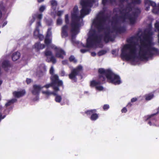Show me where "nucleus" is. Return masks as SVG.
Listing matches in <instances>:
<instances>
[{"label": "nucleus", "mask_w": 159, "mask_h": 159, "mask_svg": "<svg viewBox=\"0 0 159 159\" xmlns=\"http://www.w3.org/2000/svg\"><path fill=\"white\" fill-rule=\"evenodd\" d=\"M143 38L144 40L140 41L138 57L142 60H147L148 58L147 56L152 57L155 54H158L159 51L157 48L152 46V42L148 36H146Z\"/></svg>", "instance_id": "f257e3e1"}, {"label": "nucleus", "mask_w": 159, "mask_h": 159, "mask_svg": "<svg viewBox=\"0 0 159 159\" xmlns=\"http://www.w3.org/2000/svg\"><path fill=\"white\" fill-rule=\"evenodd\" d=\"M98 73L100 74L99 79L102 81H107L115 85L119 84L121 83L120 76L114 74L109 69L105 70L100 68L98 70Z\"/></svg>", "instance_id": "f03ea898"}, {"label": "nucleus", "mask_w": 159, "mask_h": 159, "mask_svg": "<svg viewBox=\"0 0 159 159\" xmlns=\"http://www.w3.org/2000/svg\"><path fill=\"white\" fill-rule=\"evenodd\" d=\"M136 47L131 44H126L124 45L121 50L120 56L123 60L130 61L137 57L136 56Z\"/></svg>", "instance_id": "7ed1b4c3"}, {"label": "nucleus", "mask_w": 159, "mask_h": 159, "mask_svg": "<svg viewBox=\"0 0 159 159\" xmlns=\"http://www.w3.org/2000/svg\"><path fill=\"white\" fill-rule=\"evenodd\" d=\"M107 18L103 11L100 12L97 15L93 23L98 31H100L103 30L104 24L106 21Z\"/></svg>", "instance_id": "20e7f679"}, {"label": "nucleus", "mask_w": 159, "mask_h": 159, "mask_svg": "<svg viewBox=\"0 0 159 159\" xmlns=\"http://www.w3.org/2000/svg\"><path fill=\"white\" fill-rule=\"evenodd\" d=\"M80 17L77 16V13L72 14L71 20L70 23L71 31L78 34L80 32L81 24L80 22Z\"/></svg>", "instance_id": "39448f33"}, {"label": "nucleus", "mask_w": 159, "mask_h": 159, "mask_svg": "<svg viewBox=\"0 0 159 159\" xmlns=\"http://www.w3.org/2000/svg\"><path fill=\"white\" fill-rule=\"evenodd\" d=\"M95 1V0H81L80 4L82 9L80 13L81 17H84L85 15L89 13L90 10L89 8L91 7Z\"/></svg>", "instance_id": "423d86ee"}, {"label": "nucleus", "mask_w": 159, "mask_h": 159, "mask_svg": "<svg viewBox=\"0 0 159 159\" xmlns=\"http://www.w3.org/2000/svg\"><path fill=\"white\" fill-rule=\"evenodd\" d=\"M83 70L82 66L81 65L78 66L71 70L70 73L68 75L69 78L72 82H76L77 80V76H80L81 79L82 78Z\"/></svg>", "instance_id": "0eeeda50"}, {"label": "nucleus", "mask_w": 159, "mask_h": 159, "mask_svg": "<svg viewBox=\"0 0 159 159\" xmlns=\"http://www.w3.org/2000/svg\"><path fill=\"white\" fill-rule=\"evenodd\" d=\"M131 10L132 8L130 6H127L126 8L120 11V13L122 16H120L119 18L124 20L128 19L129 20L130 24L133 25L137 19L132 16L131 14L129 13V11Z\"/></svg>", "instance_id": "6e6552de"}, {"label": "nucleus", "mask_w": 159, "mask_h": 159, "mask_svg": "<svg viewBox=\"0 0 159 159\" xmlns=\"http://www.w3.org/2000/svg\"><path fill=\"white\" fill-rule=\"evenodd\" d=\"M65 21L66 25H63L61 29V35L62 38H65L68 36L69 27L67 25L69 24V19L68 14L65 15Z\"/></svg>", "instance_id": "1a4fd4ad"}, {"label": "nucleus", "mask_w": 159, "mask_h": 159, "mask_svg": "<svg viewBox=\"0 0 159 159\" xmlns=\"http://www.w3.org/2000/svg\"><path fill=\"white\" fill-rule=\"evenodd\" d=\"M51 82L54 86L58 87L63 86V83L62 80H59V76L57 74L51 75L50 77Z\"/></svg>", "instance_id": "9d476101"}, {"label": "nucleus", "mask_w": 159, "mask_h": 159, "mask_svg": "<svg viewBox=\"0 0 159 159\" xmlns=\"http://www.w3.org/2000/svg\"><path fill=\"white\" fill-rule=\"evenodd\" d=\"M113 32L112 30H110V29H108L107 31L104 33L103 40L106 43H108L110 41H113L114 40V36L112 35L111 33Z\"/></svg>", "instance_id": "9b49d317"}, {"label": "nucleus", "mask_w": 159, "mask_h": 159, "mask_svg": "<svg viewBox=\"0 0 159 159\" xmlns=\"http://www.w3.org/2000/svg\"><path fill=\"white\" fill-rule=\"evenodd\" d=\"M44 55L47 57L46 60L48 62H51L53 64H55L57 62V60L55 57L52 55V52L49 50H46L44 52Z\"/></svg>", "instance_id": "f8f14e48"}, {"label": "nucleus", "mask_w": 159, "mask_h": 159, "mask_svg": "<svg viewBox=\"0 0 159 159\" xmlns=\"http://www.w3.org/2000/svg\"><path fill=\"white\" fill-rule=\"evenodd\" d=\"M96 109H91L85 111V113L87 115H91L90 119L92 121H95L99 117V114L96 113Z\"/></svg>", "instance_id": "ddd939ff"}, {"label": "nucleus", "mask_w": 159, "mask_h": 159, "mask_svg": "<svg viewBox=\"0 0 159 159\" xmlns=\"http://www.w3.org/2000/svg\"><path fill=\"white\" fill-rule=\"evenodd\" d=\"M89 34L88 38L94 39L97 43H99L100 42L101 39L96 34L95 30H93L89 31Z\"/></svg>", "instance_id": "4468645a"}, {"label": "nucleus", "mask_w": 159, "mask_h": 159, "mask_svg": "<svg viewBox=\"0 0 159 159\" xmlns=\"http://www.w3.org/2000/svg\"><path fill=\"white\" fill-rule=\"evenodd\" d=\"M55 49L56 50V57L62 59H63L64 56L66 55L65 52L62 49L57 48V47L55 48Z\"/></svg>", "instance_id": "2eb2a0df"}, {"label": "nucleus", "mask_w": 159, "mask_h": 159, "mask_svg": "<svg viewBox=\"0 0 159 159\" xmlns=\"http://www.w3.org/2000/svg\"><path fill=\"white\" fill-rule=\"evenodd\" d=\"M144 3L146 7L145 10L146 11L149 10L150 6H151L153 7L156 6V3L151 0H144Z\"/></svg>", "instance_id": "dca6fc26"}, {"label": "nucleus", "mask_w": 159, "mask_h": 159, "mask_svg": "<svg viewBox=\"0 0 159 159\" xmlns=\"http://www.w3.org/2000/svg\"><path fill=\"white\" fill-rule=\"evenodd\" d=\"M33 90L32 91V93L34 95H38L43 88V87L40 85L34 84L33 86Z\"/></svg>", "instance_id": "f3484780"}, {"label": "nucleus", "mask_w": 159, "mask_h": 159, "mask_svg": "<svg viewBox=\"0 0 159 159\" xmlns=\"http://www.w3.org/2000/svg\"><path fill=\"white\" fill-rule=\"evenodd\" d=\"M12 66V64L9 61L4 60L2 63V67L6 71H7L8 68L11 67Z\"/></svg>", "instance_id": "a211bd4d"}, {"label": "nucleus", "mask_w": 159, "mask_h": 159, "mask_svg": "<svg viewBox=\"0 0 159 159\" xmlns=\"http://www.w3.org/2000/svg\"><path fill=\"white\" fill-rule=\"evenodd\" d=\"M98 75V79L99 80L98 81H96L95 80H93L90 81V86L91 87H95L97 86L98 85H100L102 84H103L105 83V81H102L99 79V75L100 74L99 73Z\"/></svg>", "instance_id": "6ab92c4d"}, {"label": "nucleus", "mask_w": 159, "mask_h": 159, "mask_svg": "<svg viewBox=\"0 0 159 159\" xmlns=\"http://www.w3.org/2000/svg\"><path fill=\"white\" fill-rule=\"evenodd\" d=\"M112 29L116 33L121 34L124 33L126 31V29L124 27H118L116 26H113Z\"/></svg>", "instance_id": "aec40b11"}, {"label": "nucleus", "mask_w": 159, "mask_h": 159, "mask_svg": "<svg viewBox=\"0 0 159 159\" xmlns=\"http://www.w3.org/2000/svg\"><path fill=\"white\" fill-rule=\"evenodd\" d=\"M97 42L94 39H90L89 38H88L87 40L86 46H84V47L88 48L92 47Z\"/></svg>", "instance_id": "412c9836"}, {"label": "nucleus", "mask_w": 159, "mask_h": 159, "mask_svg": "<svg viewBox=\"0 0 159 159\" xmlns=\"http://www.w3.org/2000/svg\"><path fill=\"white\" fill-rule=\"evenodd\" d=\"M25 93V92L24 90H22L20 91H14L13 92V96L16 98H19L23 96Z\"/></svg>", "instance_id": "4be33fe9"}, {"label": "nucleus", "mask_w": 159, "mask_h": 159, "mask_svg": "<svg viewBox=\"0 0 159 159\" xmlns=\"http://www.w3.org/2000/svg\"><path fill=\"white\" fill-rule=\"evenodd\" d=\"M34 46V48L36 49L38 51L44 48L45 47V46L44 44H41L40 42L36 43Z\"/></svg>", "instance_id": "5701e85b"}, {"label": "nucleus", "mask_w": 159, "mask_h": 159, "mask_svg": "<svg viewBox=\"0 0 159 159\" xmlns=\"http://www.w3.org/2000/svg\"><path fill=\"white\" fill-rule=\"evenodd\" d=\"M50 87H52L55 92H57L59 90V89L57 87H56V86H54L51 83L46 84V85H44V86L42 87L43 88H45L47 89L49 88Z\"/></svg>", "instance_id": "b1692460"}, {"label": "nucleus", "mask_w": 159, "mask_h": 159, "mask_svg": "<svg viewBox=\"0 0 159 159\" xmlns=\"http://www.w3.org/2000/svg\"><path fill=\"white\" fill-rule=\"evenodd\" d=\"M20 56V53L18 52H16L14 53L12 55V60L13 61H15L18 60Z\"/></svg>", "instance_id": "393cba45"}, {"label": "nucleus", "mask_w": 159, "mask_h": 159, "mask_svg": "<svg viewBox=\"0 0 159 159\" xmlns=\"http://www.w3.org/2000/svg\"><path fill=\"white\" fill-rule=\"evenodd\" d=\"M140 12L141 11L139 9H138L135 11L133 12L131 15L132 16L137 19L139 15L140 14Z\"/></svg>", "instance_id": "a878e982"}, {"label": "nucleus", "mask_w": 159, "mask_h": 159, "mask_svg": "<svg viewBox=\"0 0 159 159\" xmlns=\"http://www.w3.org/2000/svg\"><path fill=\"white\" fill-rule=\"evenodd\" d=\"M119 20L117 17H113L112 18V20L111 21V25L112 27L113 26L116 25L118 24Z\"/></svg>", "instance_id": "bb28decb"}, {"label": "nucleus", "mask_w": 159, "mask_h": 159, "mask_svg": "<svg viewBox=\"0 0 159 159\" xmlns=\"http://www.w3.org/2000/svg\"><path fill=\"white\" fill-rule=\"evenodd\" d=\"M41 23L40 21H39L37 22L36 24V28L34 32V34L35 35V33L36 32H39V28L41 26Z\"/></svg>", "instance_id": "cd10ccee"}, {"label": "nucleus", "mask_w": 159, "mask_h": 159, "mask_svg": "<svg viewBox=\"0 0 159 159\" xmlns=\"http://www.w3.org/2000/svg\"><path fill=\"white\" fill-rule=\"evenodd\" d=\"M156 114V113L153 114L149 116L147 118L146 120H149L153 122L154 121H156V118L154 117V116Z\"/></svg>", "instance_id": "c85d7f7f"}, {"label": "nucleus", "mask_w": 159, "mask_h": 159, "mask_svg": "<svg viewBox=\"0 0 159 159\" xmlns=\"http://www.w3.org/2000/svg\"><path fill=\"white\" fill-rule=\"evenodd\" d=\"M34 35L36 38H39L40 40H42L44 38L43 36L39 34V32H36L35 35L34 34Z\"/></svg>", "instance_id": "c756f323"}, {"label": "nucleus", "mask_w": 159, "mask_h": 159, "mask_svg": "<svg viewBox=\"0 0 159 159\" xmlns=\"http://www.w3.org/2000/svg\"><path fill=\"white\" fill-rule=\"evenodd\" d=\"M17 100L15 98H13L11 100L9 101L5 104V106L6 107L10 105L11 104L16 102H17Z\"/></svg>", "instance_id": "7c9ffc66"}, {"label": "nucleus", "mask_w": 159, "mask_h": 159, "mask_svg": "<svg viewBox=\"0 0 159 159\" xmlns=\"http://www.w3.org/2000/svg\"><path fill=\"white\" fill-rule=\"evenodd\" d=\"M153 96L154 95L152 93H149L146 95L145 99L146 100H150L153 98Z\"/></svg>", "instance_id": "2f4dec72"}, {"label": "nucleus", "mask_w": 159, "mask_h": 159, "mask_svg": "<svg viewBox=\"0 0 159 159\" xmlns=\"http://www.w3.org/2000/svg\"><path fill=\"white\" fill-rule=\"evenodd\" d=\"M49 38L46 37L44 40V43L47 46H48L51 43V40Z\"/></svg>", "instance_id": "473e14b6"}, {"label": "nucleus", "mask_w": 159, "mask_h": 159, "mask_svg": "<svg viewBox=\"0 0 159 159\" xmlns=\"http://www.w3.org/2000/svg\"><path fill=\"white\" fill-rule=\"evenodd\" d=\"M152 12L156 14H159V7L158 6L156 7V6L153 7V9L152 11Z\"/></svg>", "instance_id": "72a5a7b5"}, {"label": "nucleus", "mask_w": 159, "mask_h": 159, "mask_svg": "<svg viewBox=\"0 0 159 159\" xmlns=\"http://www.w3.org/2000/svg\"><path fill=\"white\" fill-rule=\"evenodd\" d=\"M54 95L56 96L55 98V101L57 102H61L62 99L61 97L60 96L57 95L56 93V95Z\"/></svg>", "instance_id": "f704fd0d"}, {"label": "nucleus", "mask_w": 159, "mask_h": 159, "mask_svg": "<svg viewBox=\"0 0 159 159\" xmlns=\"http://www.w3.org/2000/svg\"><path fill=\"white\" fill-rule=\"evenodd\" d=\"M52 28L51 27L49 28L48 30L46 37H49L52 35Z\"/></svg>", "instance_id": "c9c22d12"}, {"label": "nucleus", "mask_w": 159, "mask_h": 159, "mask_svg": "<svg viewBox=\"0 0 159 159\" xmlns=\"http://www.w3.org/2000/svg\"><path fill=\"white\" fill-rule=\"evenodd\" d=\"M42 93H43L48 96H49L51 94L56 95V93L54 92H51L48 91H43Z\"/></svg>", "instance_id": "e433bc0d"}, {"label": "nucleus", "mask_w": 159, "mask_h": 159, "mask_svg": "<svg viewBox=\"0 0 159 159\" xmlns=\"http://www.w3.org/2000/svg\"><path fill=\"white\" fill-rule=\"evenodd\" d=\"M134 37L132 36L127 39V42L129 44H131L133 42Z\"/></svg>", "instance_id": "4c0bfd02"}, {"label": "nucleus", "mask_w": 159, "mask_h": 159, "mask_svg": "<svg viewBox=\"0 0 159 159\" xmlns=\"http://www.w3.org/2000/svg\"><path fill=\"white\" fill-rule=\"evenodd\" d=\"M51 5L52 7H55V8L57 5V2L55 0H52L50 1Z\"/></svg>", "instance_id": "58836bf2"}, {"label": "nucleus", "mask_w": 159, "mask_h": 159, "mask_svg": "<svg viewBox=\"0 0 159 159\" xmlns=\"http://www.w3.org/2000/svg\"><path fill=\"white\" fill-rule=\"evenodd\" d=\"M107 53V51L105 50H101L99 51L98 53V55L99 56H100L105 54Z\"/></svg>", "instance_id": "ea45409f"}, {"label": "nucleus", "mask_w": 159, "mask_h": 159, "mask_svg": "<svg viewBox=\"0 0 159 159\" xmlns=\"http://www.w3.org/2000/svg\"><path fill=\"white\" fill-rule=\"evenodd\" d=\"M46 25L48 26L51 25L53 23L52 20L51 19L46 20Z\"/></svg>", "instance_id": "a19ab883"}, {"label": "nucleus", "mask_w": 159, "mask_h": 159, "mask_svg": "<svg viewBox=\"0 0 159 159\" xmlns=\"http://www.w3.org/2000/svg\"><path fill=\"white\" fill-rule=\"evenodd\" d=\"M69 61L70 62L73 61L74 63L77 62V61L75 59V58L73 56H71L69 58Z\"/></svg>", "instance_id": "79ce46f5"}, {"label": "nucleus", "mask_w": 159, "mask_h": 159, "mask_svg": "<svg viewBox=\"0 0 159 159\" xmlns=\"http://www.w3.org/2000/svg\"><path fill=\"white\" fill-rule=\"evenodd\" d=\"M132 3L135 4L139 5L141 3V0H131Z\"/></svg>", "instance_id": "37998d69"}, {"label": "nucleus", "mask_w": 159, "mask_h": 159, "mask_svg": "<svg viewBox=\"0 0 159 159\" xmlns=\"http://www.w3.org/2000/svg\"><path fill=\"white\" fill-rule=\"evenodd\" d=\"M0 9L3 11L6 12V9L3 6L2 3H1L0 4Z\"/></svg>", "instance_id": "c03bdc74"}, {"label": "nucleus", "mask_w": 159, "mask_h": 159, "mask_svg": "<svg viewBox=\"0 0 159 159\" xmlns=\"http://www.w3.org/2000/svg\"><path fill=\"white\" fill-rule=\"evenodd\" d=\"M95 88L96 90L100 91L102 90L103 89V87L101 86H97Z\"/></svg>", "instance_id": "a18cd8bd"}, {"label": "nucleus", "mask_w": 159, "mask_h": 159, "mask_svg": "<svg viewBox=\"0 0 159 159\" xmlns=\"http://www.w3.org/2000/svg\"><path fill=\"white\" fill-rule=\"evenodd\" d=\"M45 6L42 5L39 8V11L41 12H42L43 11L45 10Z\"/></svg>", "instance_id": "49530a36"}, {"label": "nucleus", "mask_w": 159, "mask_h": 159, "mask_svg": "<svg viewBox=\"0 0 159 159\" xmlns=\"http://www.w3.org/2000/svg\"><path fill=\"white\" fill-rule=\"evenodd\" d=\"M109 108V106L108 104H105L104 105L103 108L104 110H108Z\"/></svg>", "instance_id": "de8ad7c7"}, {"label": "nucleus", "mask_w": 159, "mask_h": 159, "mask_svg": "<svg viewBox=\"0 0 159 159\" xmlns=\"http://www.w3.org/2000/svg\"><path fill=\"white\" fill-rule=\"evenodd\" d=\"M54 69L52 66L50 70H49V73L51 75H54Z\"/></svg>", "instance_id": "09e8293b"}, {"label": "nucleus", "mask_w": 159, "mask_h": 159, "mask_svg": "<svg viewBox=\"0 0 159 159\" xmlns=\"http://www.w3.org/2000/svg\"><path fill=\"white\" fill-rule=\"evenodd\" d=\"M57 24L58 25H61L62 23V20L60 18H58L57 20Z\"/></svg>", "instance_id": "8fccbe9b"}, {"label": "nucleus", "mask_w": 159, "mask_h": 159, "mask_svg": "<svg viewBox=\"0 0 159 159\" xmlns=\"http://www.w3.org/2000/svg\"><path fill=\"white\" fill-rule=\"evenodd\" d=\"M102 3L103 5L105 6L108 3V0H102Z\"/></svg>", "instance_id": "3c124183"}, {"label": "nucleus", "mask_w": 159, "mask_h": 159, "mask_svg": "<svg viewBox=\"0 0 159 159\" xmlns=\"http://www.w3.org/2000/svg\"><path fill=\"white\" fill-rule=\"evenodd\" d=\"M78 11V8L77 6L73 8L74 13H77Z\"/></svg>", "instance_id": "603ef678"}, {"label": "nucleus", "mask_w": 159, "mask_h": 159, "mask_svg": "<svg viewBox=\"0 0 159 159\" xmlns=\"http://www.w3.org/2000/svg\"><path fill=\"white\" fill-rule=\"evenodd\" d=\"M138 100V99L136 98H132L131 100V102H133L136 101Z\"/></svg>", "instance_id": "864d4df0"}, {"label": "nucleus", "mask_w": 159, "mask_h": 159, "mask_svg": "<svg viewBox=\"0 0 159 159\" xmlns=\"http://www.w3.org/2000/svg\"><path fill=\"white\" fill-rule=\"evenodd\" d=\"M131 102L128 103V104L127 105L126 107L127 108H130L132 106L133 104Z\"/></svg>", "instance_id": "5fc2aeb1"}, {"label": "nucleus", "mask_w": 159, "mask_h": 159, "mask_svg": "<svg viewBox=\"0 0 159 159\" xmlns=\"http://www.w3.org/2000/svg\"><path fill=\"white\" fill-rule=\"evenodd\" d=\"M35 20V17L34 16H33L32 19L30 21V25H31V24Z\"/></svg>", "instance_id": "6e6d98bb"}, {"label": "nucleus", "mask_w": 159, "mask_h": 159, "mask_svg": "<svg viewBox=\"0 0 159 159\" xmlns=\"http://www.w3.org/2000/svg\"><path fill=\"white\" fill-rule=\"evenodd\" d=\"M70 32L72 33L71 37L72 39H74V38H75V36L78 34H76V33H73L71 32V31Z\"/></svg>", "instance_id": "4d7b16f0"}, {"label": "nucleus", "mask_w": 159, "mask_h": 159, "mask_svg": "<svg viewBox=\"0 0 159 159\" xmlns=\"http://www.w3.org/2000/svg\"><path fill=\"white\" fill-rule=\"evenodd\" d=\"M6 115H4L3 116H2L1 112H0V121L2 119H4Z\"/></svg>", "instance_id": "13d9d810"}, {"label": "nucleus", "mask_w": 159, "mask_h": 159, "mask_svg": "<svg viewBox=\"0 0 159 159\" xmlns=\"http://www.w3.org/2000/svg\"><path fill=\"white\" fill-rule=\"evenodd\" d=\"M127 111V108L126 107H124L121 110V112L122 113H126Z\"/></svg>", "instance_id": "bf43d9fd"}, {"label": "nucleus", "mask_w": 159, "mask_h": 159, "mask_svg": "<svg viewBox=\"0 0 159 159\" xmlns=\"http://www.w3.org/2000/svg\"><path fill=\"white\" fill-rule=\"evenodd\" d=\"M37 17L38 19L41 20L42 18V15L41 14H39L37 16Z\"/></svg>", "instance_id": "052dcab7"}, {"label": "nucleus", "mask_w": 159, "mask_h": 159, "mask_svg": "<svg viewBox=\"0 0 159 159\" xmlns=\"http://www.w3.org/2000/svg\"><path fill=\"white\" fill-rule=\"evenodd\" d=\"M65 75V71L63 70H62L61 71V73H60V75L61 76H63Z\"/></svg>", "instance_id": "680f3d73"}, {"label": "nucleus", "mask_w": 159, "mask_h": 159, "mask_svg": "<svg viewBox=\"0 0 159 159\" xmlns=\"http://www.w3.org/2000/svg\"><path fill=\"white\" fill-rule=\"evenodd\" d=\"M31 79H30L27 78L26 82L27 84H30L31 82Z\"/></svg>", "instance_id": "e2e57ef3"}, {"label": "nucleus", "mask_w": 159, "mask_h": 159, "mask_svg": "<svg viewBox=\"0 0 159 159\" xmlns=\"http://www.w3.org/2000/svg\"><path fill=\"white\" fill-rule=\"evenodd\" d=\"M63 13V12L61 11H58L57 13V15L60 16Z\"/></svg>", "instance_id": "0e129e2a"}, {"label": "nucleus", "mask_w": 159, "mask_h": 159, "mask_svg": "<svg viewBox=\"0 0 159 159\" xmlns=\"http://www.w3.org/2000/svg\"><path fill=\"white\" fill-rule=\"evenodd\" d=\"M87 51V50L85 49H81L80 50V52L82 53H84L86 52Z\"/></svg>", "instance_id": "69168bd1"}, {"label": "nucleus", "mask_w": 159, "mask_h": 159, "mask_svg": "<svg viewBox=\"0 0 159 159\" xmlns=\"http://www.w3.org/2000/svg\"><path fill=\"white\" fill-rule=\"evenodd\" d=\"M91 55L93 57H95L96 56V54L94 52H92L91 53Z\"/></svg>", "instance_id": "338daca9"}, {"label": "nucleus", "mask_w": 159, "mask_h": 159, "mask_svg": "<svg viewBox=\"0 0 159 159\" xmlns=\"http://www.w3.org/2000/svg\"><path fill=\"white\" fill-rule=\"evenodd\" d=\"M115 0H109L108 1V2H109L111 4L113 3V2H115Z\"/></svg>", "instance_id": "774afa93"}]
</instances>
